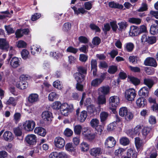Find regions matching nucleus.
Here are the masks:
<instances>
[{"instance_id":"1","label":"nucleus","mask_w":158,"mask_h":158,"mask_svg":"<svg viewBox=\"0 0 158 158\" xmlns=\"http://www.w3.org/2000/svg\"><path fill=\"white\" fill-rule=\"evenodd\" d=\"M119 114L121 117H124L127 121H130L133 118V113L129 111L126 107H122L119 108Z\"/></svg>"},{"instance_id":"2","label":"nucleus","mask_w":158,"mask_h":158,"mask_svg":"<svg viewBox=\"0 0 158 158\" xmlns=\"http://www.w3.org/2000/svg\"><path fill=\"white\" fill-rule=\"evenodd\" d=\"M73 110V106L72 105H69L67 103L62 104L60 110L61 114L64 116H67L72 112Z\"/></svg>"},{"instance_id":"3","label":"nucleus","mask_w":158,"mask_h":158,"mask_svg":"<svg viewBox=\"0 0 158 158\" xmlns=\"http://www.w3.org/2000/svg\"><path fill=\"white\" fill-rule=\"evenodd\" d=\"M23 126L25 131L30 132L32 131L35 127V123L33 120H27L23 123Z\"/></svg>"},{"instance_id":"4","label":"nucleus","mask_w":158,"mask_h":158,"mask_svg":"<svg viewBox=\"0 0 158 158\" xmlns=\"http://www.w3.org/2000/svg\"><path fill=\"white\" fill-rule=\"evenodd\" d=\"M99 120L97 118L92 119L90 122L91 126L95 129L99 135H101L103 131V127L99 125Z\"/></svg>"},{"instance_id":"5","label":"nucleus","mask_w":158,"mask_h":158,"mask_svg":"<svg viewBox=\"0 0 158 158\" xmlns=\"http://www.w3.org/2000/svg\"><path fill=\"white\" fill-rule=\"evenodd\" d=\"M136 95L135 90L133 88H131L126 91L125 97L127 101H132L135 99Z\"/></svg>"},{"instance_id":"6","label":"nucleus","mask_w":158,"mask_h":158,"mask_svg":"<svg viewBox=\"0 0 158 158\" xmlns=\"http://www.w3.org/2000/svg\"><path fill=\"white\" fill-rule=\"evenodd\" d=\"M25 77L24 75H22L19 77L20 81L17 82L16 85L17 87L20 89H23L28 86L27 83L24 81Z\"/></svg>"},{"instance_id":"7","label":"nucleus","mask_w":158,"mask_h":158,"mask_svg":"<svg viewBox=\"0 0 158 158\" xmlns=\"http://www.w3.org/2000/svg\"><path fill=\"white\" fill-rule=\"evenodd\" d=\"M54 144L55 146L58 148L62 149L65 145V141L64 139L60 136L56 137L54 140Z\"/></svg>"},{"instance_id":"8","label":"nucleus","mask_w":158,"mask_h":158,"mask_svg":"<svg viewBox=\"0 0 158 158\" xmlns=\"http://www.w3.org/2000/svg\"><path fill=\"white\" fill-rule=\"evenodd\" d=\"M116 141L112 136L107 137L104 142L105 147L107 148H111L114 147L116 144Z\"/></svg>"},{"instance_id":"9","label":"nucleus","mask_w":158,"mask_h":158,"mask_svg":"<svg viewBox=\"0 0 158 158\" xmlns=\"http://www.w3.org/2000/svg\"><path fill=\"white\" fill-rule=\"evenodd\" d=\"M120 100L117 96L110 97L109 99V103L110 107L113 108L117 107L119 103Z\"/></svg>"},{"instance_id":"10","label":"nucleus","mask_w":158,"mask_h":158,"mask_svg":"<svg viewBox=\"0 0 158 158\" xmlns=\"http://www.w3.org/2000/svg\"><path fill=\"white\" fill-rule=\"evenodd\" d=\"M42 120L45 122H50L53 118L52 114L48 110L44 111L41 114Z\"/></svg>"},{"instance_id":"11","label":"nucleus","mask_w":158,"mask_h":158,"mask_svg":"<svg viewBox=\"0 0 158 158\" xmlns=\"http://www.w3.org/2000/svg\"><path fill=\"white\" fill-rule=\"evenodd\" d=\"M25 139L28 144L31 145H33L36 143L37 137L34 134H29L26 137Z\"/></svg>"},{"instance_id":"12","label":"nucleus","mask_w":158,"mask_h":158,"mask_svg":"<svg viewBox=\"0 0 158 158\" xmlns=\"http://www.w3.org/2000/svg\"><path fill=\"white\" fill-rule=\"evenodd\" d=\"M89 152L92 156L96 157L102 154V150L100 147H94L89 150Z\"/></svg>"},{"instance_id":"13","label":"nucleus","mask_w":158,"mask_h":158,"mask_svg":"<svg viewBox=\"0 0 158 158\" xmlns=\"http://www.w3.org/2000/svg\"><path fill=\"white\" fill-rule=\"evenodd\" d=\"M9 47V42L6 40V39L0 38V49L7 51Z\"/></svg>"},{"instance_id":"14","label":"nucleus","mask_w":158,"mask_h":158,"mask_svg":"<svg viewBox=\"0 0 158 158\" xmlns=\"http://www.w3.org/2000/svg\"><path fill=\"white\" fill-rule=\"evenodd\" d=\"M20 59L16 57L12 58L10 62L11 66L14 68L18 67L20 65Z\"/></svg>"},{"instance_id":"15","label":"nucleus","mask_w":158,"mask_h":158,"mask_svg":"<svg viewBox=\"0 0 158 158\" xmlns=\"http://www.w3.org/2000/svg\"><path fill=\"white\" fill-rule=\"evenodd\" d=\"M27 100L30 103L34 104L38 101L39 95L35 93L31 94L28 96Z\"/></svg>"},{"instance_id":"16","label":"nucleus","mask_w":158,"mask_h":158,"mask_svg":"<svg viewBox=\"0 0 158 158\" xmlns=\"http://www.w3.org/2000/svg\"><path fill=\"white\" fill-rule=\"evenodd\" d=\"M145 65L150 66L156 67L157 65L156 60L153 58L149 57L147 58L144 61Z\"/></svg>"},{"instance_id":"17","label":"nucleus","mask_w":158,"mask_h":158,"mask_svg":"<svg viewBox=\"0 0 158 158\" xmlns=\"http://www.w3.org/2000/svg\"><path fill=\"white\" fill-rule=\"evenodd\" d=\"M34 133L40 136L44 137L47 133L46 130L40 127H36L34 130Z\"/></svg>"},{"instance_id":"18","label":"nucleus","mask_w":158,"mask_h":158,"mask_svg":"<svg viewBox=\"0 0 158 158\" xmlns=\"http://www.w3.org/2000/svg\"><path fill=\"white\" fill-rule=\"evenodd\" d=\"M110 88L108 86H103L98 88V95H106L109 92Z\"/></svg>"},{"instance_id":"19","label":"nucleus","mask_w":158,"mask_h":158,"mask_svg":"<svg viewBox=\"0 0 158 158\" xmlns=\"http://www.w3.org/2000/svg\"><path fill=\"white\" fill-rule=\"evenodd\" d=\"M136 104L138 107H143L147 104V100L143 98L140 97L137 99Z\"/></svg>"},{"instance_id":"20","label":"nucleus","mask_w":158,"mask_h":158,"mask_svg":"<svg viewBox=\"0 0 158 158\" xmlns=\"http://www.w3.org/2000/svg\"><path fill=\"white\" fill-rule=\"evenodd\" d=\"M143 144V141L139 137H136L135 138V144L138 151L142 148Z\"/></svg>"},{"instance_id":"21","label":"nucleus","mask_w":158,"mask_h":158,"mask_svg":"<svg viewBox=\"0 0 158 158\" xmlns=\"http://www.w3.org/2000/svg\"><path fill=\"white\" fill-rule=\"evenodd\" d=\"M139 34V28L136 26H132L131 27L129 34L131 36H135Z\"/></svg>"},{"instance_id":"22","label":"nucleus","mask_w":158,"mask_h":158,"mask_svg":"<svg viewBox=\"0 0 158 158\" xmlns=\"http://www.w3.org/2000/svg\"><path fill=\"white\" fill-rule=\"evenodd\" d=\"M4 139L6 141H11L14 139L12 133L9 131H5L3 135Z\"/></svg>"},{"instance_id":"23","label":"nucleus","mask_w":158,"mask_h":158,"mask_svg":"<svg viewBox=\"0 0 158 158\" xmlns=\"http://www.w3.org/2000/svg\"><path fill=\"white\" fill-rule=\"evenodd\" d=\"M127 155L130 157L131 156L132 158H137V152L134 148H131L127 151Z\"/></svg>"},{"instance_id":"24","label":"nucleus","mask_w":158,"mask_h":158,"mask_svg":"<svg viewBox=\"0 0 158 158\" xmlns=\"http://www.w3.org/2000/svg\"><path fill=\"white\" fill-rule=\"evenodd\" d=\"M31 52L33 55L40 52L41 51L40 47L37 45H33L31 47Z\"/></svg>"},{"instance_id":"25","label":"nucleus","mask_w":158,"mask_h":158,"mask_svg":"<svg viewBox=\"0 0 158 158\" xmlns=\"http://www.w3.org/2000/svg\"><path fill=\"white\" fill-rule=\"evenodd\" d=\"M109 116L108 113L105 111L102 112L100 114V118L101 122L102 124L105 123V122Z\"/></svg>"},{"instance_id":"26","label":"nucleus","mask_w":158,"mask_h":158,"mask_svg":"<svg viewBox=\"0 0 158 158\" xmlns=\"http://www.w3.org/2000/svg\"><path fill=\"white\" fill-rule=\"evenodd\" d=\"M151 130V128L150 127H144L142 130V134L143 138L144 139L146 138L150 133Z\"/></svg>"},{"instance_id":"27","label":"nucleus","mask_w":158,"mask_h":158,"mask_svg":"<svg viewBox=\"0 0 158 158\" xmlns=\"http://www.w3.org/2000/svg\"><path fill=\"white\" fill-rule=\"evenodd\" d=\"M86 73V69L85 68L80 67V81H83Z\"/></svg>"},{"instance_id":"28","label":"nucleus","mask_w":158,"mask_h":158,"mask_svg":"<svg viewBox=\"0 0 158 158\" xmlns=\"http://www.w3.org/2000/svg\"><path fill=\"white\" fill-rule=\"evenodd\" d=\"M148 90L146 87H144L141 88L138 92V94L139 96H141L146 97L148 94Z\"/></svg>"},{"instance_id":"29","label":"nucleus","mask_w":158,"mask_h":158,"mask_svg":"<svg viewBox=\"0 0 158 158\" xmlns=\"http://www.w3.org/2000/svg\"><path fill=\"white\" fill-rule=\"evenodd\" d=\"M62 104L59 101H56L53 102L51 105V107L54 110H60Z\"/></svg>"},{"instance_id":"30","label":"nucleus","mask_w":158,"mask_h":158,"mask_svg":"<svg viewBox=\"0 0 158 158\" xmlns=\"http://www.w3.org/2000/svg\"><path fill=\"white\" fill-rule=\"evenodd\" d=\"M106 102V96L104 95H99L97 98V103L99 106L100 105L105 104Z\"/></svg>"},{"instance_id":"31","label":"nucleus","mask_w":158,"mask_h":158,"mask_svg":"<svg viewBox=\"0 0 158 158\" xmlns=\"http://www.w3.org/2000/svg\"><path fill=\"white\" fill-rule=\"evenodd\" d=\"M128 81H131L135 85H137L139 84L140 81L137 78L132 76H128Z\"/></svg>"},{"instance_id":"32","label":"nucleus","mask_w":158,"mask_h":158,"mask_svg":"<svg viewBox=\"0 0 158 158\" xmlns=\"http://www.w3.org/2000/svg\"><path fill=\"white\" fill-rule=\"evenodd\" d=\"M143 81L144 84L149 88H151L154 84L152 80L149 78H145Z\"/></svg>"},{"instance_id":"33","label":"nucleus","mask_w":158,"mask_h":158,"mask_svg":"<svg viewBox=\"0 0 158 158\" xmlns=\"http://www.w3.org/2000/svg\"><path fill=\"white\" fill-rule=\"evenodd\" d=\"M88 109L89 110L90 112L91 113H94L96 112H99L101 110V108L100 106H99L96 109V107L94 106L91 105L88 107Z\"/></svg>"},{"instance_id":"34","label":"nucleus","mask_w":158,"mask_h":158,"mask_svg":"<svg viewBox=\"0 0 158 158\" xmlns=\"http://www.w3.org/2000/svg\"><path fill=\"white\" fill-rule=\"evenodd\" d=\"M118 24L119 27V30L121 31L125 30L128 25L127 23L125 21L118 23Z\"/></svg>"},{"instance_id":"35","label":"nucleus","mask_w":158,"mask_h":158,"mask_svg":"<svg viewBox=\"0 0 158 158\" xmlns=\"http://www.w3.org/2000/svg\"><path fill=\"white\" fill-rule=\"evenodd\" d=\"M109 6L111 8H118L121 9H123V7L122 5L119 4L114 2H109Z\"/></svg>"},{"instance_id":"36","label":"nucleus","mask_w":158,"mask_h":158,"mask_svg":"<svg viewBox=\"0 0 158 158\" xmlns=\"http://www.w3.org/2000/svg\"><path fill=\"white\" fill-rule=\"evenodd\" d=\"M150 32L153 35L157 34L158 33V26L155 24H152L150 28Z\"/></svg>"},{"instance_id":"37","label":"nucleus","mask_w":158,"mask_h":158,"mask_svg":"<svg viewBox=\"0 0 158 158\" xmlns=\"http://www.w3.org/2000/svg\"><path fill=\"white\" fill-rule=\"evenodd\" d=\"M21 55L22 58L24 60H26L29 58V53L27 49H23L21 52Z\"/></svg>"},{"instance_id":"38","label":"nucleus","mask_w":158,"mask_h":158,"mask_svg":"<svg viewBox=\"0 0 158 158\" xmlns=\"http://www.w3.org/2000/svg\"><path fill=\"white\" fill-rule=\"evenodd\" d=\"M134 48V45L131 43H128L125 45V49L128 52H131Z\"/></svg>"},{"instance_id":"39","label":"nucleus","mask_w":158,"mask_h":158,"mask_svg":"<svg viewBox=\"0 0 158 158\" xmlns=\"http://www.w3.org/2000/svg\"><path fill=\"white\" fill-rule=\"evenodd\" d=\"M16 45L19 48H23L26 47L27 44L24 41L20 40L16 42Z\"/></svg>"},{"instance_id":"40","label":"nucleus","mask_w":158,"mask_h":158,"mask_svg":"<svg viewBox=\"0 0 158 158\" xmlns=\"http://www.w3.org/2000/svg\"><path fill=\"white\" fill-rule=\"evenodd\" d=\"M80 148L82 151L86 152L89 149V145L87 143L83 142L81 144Z\"/></svg>"},{"instance_id":"41","label":"nucleus","mask_w":158,"mask_h":158,"mask_svg":"<svg viewBox=\"0 0 158 158\" xmlns=\"http://www.w3.org/2000/svg\"><path fill=\"white\" fill-rule=\"evenodd\" d=\"M116 126V123L114 122H113L108 125L107 130L109 131H113L115 129Z\"/></svg>"},{"instance_id":"42","label":"nucleus","mask_w":158,"mask_h":158,"mask_svg":"<svg viewBox=\"0 0 158 158\" xmlns=\"http://www.w3.org/2000/svg\"><path fill=\"white\" fill-rule=\"evenodd\" d=\"M128 21L130 23L136 24H139L141 23V20L139 18H131L129 19Z\"/></svg>"},{"instance_id":"43","label":"nucleus","mask_w":158,"mask_h":158,"mask_svg":"<svg viewBox=\"0 0 158 158\" xmlns=\"http://www.w3.org/2000/svg\"><path fill=\"white\" fill-rule=\"evenodd\" d=\"M119 142L123 146L127 145L129 143V139L127 137H124L120 138Z\"/></svg>"},{"instance_id":"44","label":"nucleus","mask_w":158,"mask_h":158,"mask_svg":"<svg viewBox=\"0 0 158 158\" xmlns=\"http://www.w3.org/2000/svg\"><path fill=\"white\" fill-rule=\"evenodd\" d=\"M102 81L98 78H96L92 81L91 83L92 86L97 87L100 85Z\"/></svg>"},{"instance_id":"45","label":"nucleus","mask_w":158,"mask_h":158,"mask_svg":"<svg viewBox=\"0 0 158 158\" xmlns=\"http://www.w3.org/2000/svg\"><path fill=\"white\" fill-rule=\"evenodd\" d=\"M90 130L87 128L85 127L82 128L81 126H80V132H82V135L85 137L88 133L90 132Z\"/></svg>"},{"instance_id":"46","label":"nucleus","mask_w":158,"mask_h":158,"mask_svg":"<svg viewBox=\"0 0 158 158\" xmlns=\"http://www.w3.org/2000/svg\"><path fill=\"white\" fill-rule=\"evenodd\" d=\"M87 115V112L85 111H82L80 116V122H83L85 120Z\"/></svg>"},{"instance_id":"47","label":"nucleus","mask_w":158,"mask_h":158,"mask_svg":"<svg viewBox=\"0 0 158 158\" xmlns=\"http://www.w3.org/2000/svg\"><path fill=\"white\" fill-rule=\"evenodd\" d=\"M73 133V132L72 130L68 128H66L64 132V135L67 137H70L72 136Z\"/></svg>"},{"instance_id":"48","label":"nucleus","mask_w":158,"mask_h":158,"mask_svg":"<svg viewBox=\"0 0 158 158\" xmlns=\"http://www.w3.org/2000/svg\"><path fill=\"white\" fill-rule=\"evenodd\" d=\"M58 97V95L55 92H52L51 93L48 95V99L50 101H53L56 98Z\"/></svg>"},{"instance_id":"49","label":"nucleus","mask_w":158,"mask_h":158,"mask_svg":"<svg viewBox=\"0 0 158 158\" xmlns=\"http://www.w3.org/2000/svg\"><path fill=\"white\" fill-rule=\"evenodd\" d=\"M65 148L67 151L71 152H75V150L71 143H67L65 146Z\"/></svg>"},{"instance_id":"50","label":"nucleus","mask_w":158,"mask_h":158,"mask_svg":"<svg viewBox=\"0 0 158 158\" xmlns=\"http://www.w3.org/2000/svg\"><path fill=\"white\" fill-rule=\"evenodd\" d=\"M16 101L15 99L12 97H10L6 102L7 105H11L15 106L16 105Z\"/></svg>"},{"instance_id":"51","label":"nucleus","mask_w":158,"mask_h":158,"mask_svg":"<svg viewBox=\"0 0 158 158\" xmlns=\"http://www.w3.org/2000/svg\"><path fill=\"white\" fill-rule=\"evenodd\" d=\"M53 85L54 87L59 89H61L63 87L61 83L58 81H56L54 82Z\"/></svg>"},{"instance_id":"52","label":"nucleus","mask_w":158,"mask_h":158,"mask_svg":"<svg viewBox=\"0 0 158 158\" xmlns=\"http://www.w3.org/2000/svg\"><path fill=\"white\" fill-rule=\"evenodd\" d=\"M73 77L77 82L76 85V89L77 90H79V82L78 81L79 80V73H74L73 75Z\"/></svg>"},{"instance_id":"53","label":"nucleus","mask_w":158,"mask_h":158,"mask_svg":"<svg viewBox=\"0 0 158 158\" xmlns=\"http://www.w3.org/2000/svg\"><path fill=\"white\" fill-rule=\"evenodd\" d=\"M125 151V149L122 148H119L115 151V154L118 156H121L123 154Z\"/></svg>"},{"instance_id":"54","label":"nucleus","mask_w":158,"mask_h":158,"mask_svg":"<svg viewBox=\"0 0 158 158\" xmlns=\"http://www.w3.org/2000/svg\"><path fill=\"white\" fill-rule=\"evenodd\" d=\"M156 40V38L154 36L148 37L147 43L150 44H152L155 43Z\"/></svg>"},{"instance_id":"55","label":"nucleus","mask_w":158,"mask_h":158,"mask_svg":"<svg viewBox=\"0 0 158 158\" xmlns=\"http://www.w3.org/2000/svg\"><path fill=\"white\" fill-rule=\"evenodd\" d=\"M148 122L150 124H155L156 122V118L154 116L151 115L148 118Z\"/></svg>"},{"instance_id":"56","label":"nucleus","mask_w":158,"mask_h":158,"mask_svg":"<svg viewBox=\"0 0 158 158\" xmlns=\"http://www.w3.org/2000/svg\"><path fill=\"white\" fill-rule=\"evenodd\" d=\"M71 24L69 23H65L63 27V30L65 31H67L69 30L71 28Z\"/></svg>"},{"instance_id":"57","label":"nucleus","mask_w":158,"mask_h":158,"mask_svg":"<svg viewBox=\"0 0 158 158\" xmlns=\"http://www.w3.org/2000/svg\"><path fill=\"white\" fill-rule=\"evenodd\" d=\"M21 115L19 113H16L14 115V120L16 123H17L20 120Z\"/></svg>"},{"instance_id":"58","label":"nucleus","mask_w":158,"mask_h":158,"mask_svg":"<svg viewBox=\"0 0 158 158\" xmlns=\"http://www.w3.org/2000/svg\"><path fill=\"white\" fill-rule=\"evenodd\" d=\"M5 28L8 34L13 33L15 32V30H14L10 25L8 26H5Z\"/></svg>"},{"instance_id":"59","label":"nucleus","mask_w":158,"mask_h":158,"mask_svg":"<svg viewBox=\"0 0 158 158\" xmlns=\"http://www.w3.org/2000/svg\"><path fill=\"white\" fill-rule=\"evenodd\" d=\"M101 42V39L98 37H95L93 39L92 44L95 45H98Z\"/></svg>"},{"instance_id":"60","label":"nucleus","mask_w":158,"mask_h":158,"mask_svg":"<svg viewBox=\"0 0 158 158\" xmlns=\"http://www.w3.org/2000/svg\"><path fill=\"white\" fill-rule=\"evenodd\" d=\"M78 50V49L75 48L72 46L69 47L66 49V51L67 52H71L74 54L76 53Z\"/></svg>"},{"instance_id":"61","label":"nucleus","mask_w":158,"mask_h":158,"mask_svg":"<svg viewBox=\"0 0 158 158\" xmlns=\"http://www.w3.org/2000/svg\"><path fill=\"white\" fill-rule=\"evenodd\" d=\"M88 46L87 45H82L80 48V51L85 53H87L88 51Z\"/></svg>"},{"instance_id":"62","label":"nucleus","mask_w":158,"mask_h":158,"mask_svg":"<svg viewBox=\"0 0 158 158\" xmlns=\"http://www.w3.org/2000/svg\"><path fill=\"white\" fill-rule=\"evenodd\" d=\"M117 67L115 66H110L108 70V72L111 74L114 73L117 70Z\"/></svg>"},{"instance_id":"63","label":"nucleus","mask_w":158,"mask_h":158,"mask_svg":"<svg viewBox=\"0 0 158 158\" xmlns=\"http://www.w3.org/2000/svg\"><path fill=\"white\" fill-rule=\"evenodd\" d=\"M15 135L17 136H20L22 134V130L19 127L15 128L14 129Z\"/></svg>"},{"instance_id":"64","label":"nucleus","mask_w":158,"mask_h":158,"mask_svg":"<svg viewBox=\"0 0 158 158\" xmlns=\"http://www.w3.org/2000/svg\"><path fill=\"white\" fill-rule=\"evenodd\" d=\"M69 156L64 152H58V158H68Z\"/></svg>"}]
</instances>
